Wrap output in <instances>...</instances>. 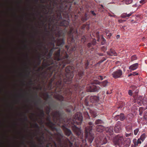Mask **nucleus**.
<instances>
[{
    "label": "nucleus",
    "mask_w": 147,
    "mask_h": 147,
    "mask_svg": "<svg viewBox=\"0 0 147 147\" xmlns=\"http://www.w3.org/2000/svg\"><path fill=\"white\" fill-rule=\"evenodd\" d=\"M51 114L54 123L51 120L50 115H48L46 119L47 121L46 124L52 131L55 130L56 131V133L55 134L57 136V140L60 144H61V139L63 137V134L60 129H58L54 126L55 124L60 126L61 123L63 124L64 119L62 117L61 113L59 111H53Z\"/></svg>",
    "instance_id": "obj_3"
},
{
    "label": "nucleus",
    "mask_w": 147,
    "mask_h": 147,
    "mask_svg": "<svg viewBox=\"0 0 147 147\" xmlns=\"http://www.w3.org/2000/svg\"><path fill=\"white\" fill-rule=\"evenodd\" d=\"M62 127L65 135L68 136L71 135V136L70 137L71 141V142H74L75 138L72 135L71 131L69 129L66 128L64 125H62Z\"/></svg>",
    "instance_id": "obj_11"
},
{
    "label": "nucleus",
    "mask_w": 147,
    "mask_h": 147,
    "mask_svg": "<svg viewBox=\"0 0 147 147\" xmlns=\"http://www.w3.org/2000/svg\"><path fill=\"white\" fill-rule=\"evenodd\" d=\"M31 144H32V146L33 147H37V145L35 144V143L32 141L31 142Z\"/></svg>",
    "instance_id": "obj_45"
},
{
    "label": "nucleus",
    "mask_w": 147,
    "mask_h": 147,
    "mask_svg": "<svg viewBox=\"0 0 147 147\" xmlns=\"http://www.w3.org/2000/svg\"><path fill=\"white\" fill-rule=\"evenodd\" d=\"M102 134H101L99 138L100 140V142L102 144H105L107 142V140L105 137L102 138Z\"/></svg>",
    "instance_id": "obj_22"
},
{
    "label": "nucleus",
    "mask_w": 147,
    "mask_h": 147,
    "mask_svg": "<svg viewBox=\"0 0 147 147\" xmlns=\"http://www.w3.org/2000/svg\"><path fill=\"white\" fill-rule=\"evenodd\" d=\"M131 141L130 140L127 139L123 142L122 147H129L131 144Z\"/></svg>",
    "instance_id": "obj_21"
},
{
    "label": "nucleus",
    "mask_w": 147,
    "mask_h": 147,
    "mask_svg": "<svg viewBox=\"0 0 147 147\" xmlns=\"http://www.w3.org/2000/svg\"><path fill=\"white\" fill-rule=\"evenodd\" d=\"M69 30L68 32V34L69 37L71 39V41L74 40L73 34H74L76 36H77L78 32L77 30H74L73 28L71 25H69Z\"/></svg>",
    "instance_id": "obj_10"
},
{
    "label": "nucleus",
    "mask_w": 147,
    "mask_h": 147,
    "mask_svg": "<svg viewBox=\"0 0 147 147\" xmlns=\"http://www.w3.org/2000/svg\"><path fill=\"white\" fill-rule=\"evenodd\" d=\"M51 110H50V108H49V110H46V114L48 115H50L49 113L50 112Z\"/></svg>",
    "instance_id": "obj_53"
},
{
    "label": "nucleus",
    "mask_w": 147,
    "mask_h": 147,
    "mask_svg": "<svg viewBox=\"0 0 147 147\" xmlns=\"http://www.w3.org/2000/svg\"><path fill=\"white\" fill-rule=\"evenodd\" d=\"M88 19V18L87 17V15L86 13L84 16H83L82 18V20L84 22L86 21Z\"/></svg>",
    "instance_id": "obj_30"
},
{
    "label": "nucleus",
    "mask_w": 147,
    "mask_h": 147,
    "mask_svg": "<svg viewBox=\"0 0 147 147\" xmlns=\"http://www.w3.org/2000/svg\"><path fill=\"white\" fill-rule=\"evenodd\" d=\"M132 134H133L132 133L130 134V133L125 132V136L126 137H129V136H131Z\"/></svg>",
    "instance_id": "obj_35"
},
{
    "label": "nucleus",
    "mask_w": 147,
    "mask_h": 147,
    "mask_svg": "<svg viewBox=\"0 0 147 147\" xmlns=\"http://www.w3.org/2000/svg\"><path fill=\"white\" fill-rule=\"evenodd\" d=\"M125 21L124 20H118V21L120 23H122V22H124Z\"/></svg>",
    "instance_id": "obj_63"
},
{
    "label": "nucleus",
    "mask_w": 147,
    "mask_h": 147,
    "mask_svg": "<svg viewBox=\"0 0 147 147\" xmlns=\"http://www.w3.org/2000/svg\"><path fill=\"white\" fill-rule=\"evenodd\" d=\"M132 1V0H125V3L126 4H129L131 3Z\"/></svg>",
    "instance_id": "obj_39"
},
{
    "label": "nucleus",
    "mask_w": 147,
    "mask_h": 147,
    "mask_svg": "<svg viewBox=\"0 0 147 147\" xmlns=\"http://www.w3.org/2000/svg\"><path fill=\"white\" fill-rule=\"evenodd\" d=\"M58 49V47H53L49 51V53L47 55V59H49L51 58L52 56L53 52L55 49Z\"/></svg>",
    "instance_id": "obj_23"
},
{
    "label": "nucleus",
    "mask_w": 147,
    "mask_h": 147,
    "mask_svg": "<svg viewBox=\"0 0 147 147\" xmlns=\"http://www.w3.org/2000/svg\"><path fill=\"white\" fill-rule=\"evenodd\" d=\"M24 121H27L28 120L27 117L25 114L24 115Z\"/></svg>",
    "instance_id": "obj_52"
},
{
    "label": "nucleus",
    "mask_w": 147,
    "mask_h": 147,
    "mask_svg": "<svg viewBox=\"0 0 147 147\" xmlns=\"http://www.w3.org/2000/svg\"><path fill=\"white\" fill-rule=\"evenodd\" d=\"M142 103L144 104H146L147 103V97L146 96H144L142 98Z\"/></svg>",
    "instance_id": "obj_32"
},
{
    "label": "nucleus",
    "mask_w": 147,
    "mask_h": 147,
    "mask_svg": "<svg viewBox=\"0 0 147 147\" xmlns=\"http://www.w3.org/2000/svg\"><path fill=\"white\" fill-rule=\"evenodd\" d=\"M41 101V98H39L38 99V100L37 101H36L35 102V105H36L38 103V102H40Z\"/></svg>",
    "instance_id": "obj_48"
},
{
    "label": "nucleus",
    "mask_w": 147,
    "mask_h": 147,
    "mask_svg": "<svg viewBox=\"0 0 147 147\" xmlns=\"http://www.w3.org/2000/svg\"><path fill=\"white\" fill-rule=\"evenodd\" d=\"M90 12L93 16H95L96 15V13H95L94 11H91Z\"/></svg>",
    "instance_id": "obj_50"
},
{
    "label": "nucleus",
    "mask_w": 147,
    "mask_h": 147,
    "mask_svg": "<svg viewBox=\"0 0 147 147\" xmlns=\"http://www.w3.org/2000/svg\"><path fill=\"white\" fill-rule=\"evenodd\" d=\"M103 123L102 121L100 119H97L95 122V124H102Z\"/></svg>",
    "instance_id": "obj_31"
},
{
    "label": "nucleus",
    "mask_w": 147,
    "mask_h": 147,
    "mask_svg": "<svg viewBox=\"0 0 147 147\" xmlns=\"http://www.w3.org/2000/svg\"><path fill=\"white\" fill-rule=\"evenodd\" d=\"M98 79L101 80H103V77L102 76H98Z\"/></svg>",
    "instance_id": "obj_56"
},
{
    "label": "nucleus",
    "mask_w": 147,
    "mask_h": 147,
    "mask_svg": "<svg viewBox=\"0 0 147 147\" xmlns=\"http://www.w3.org/2000/svg\"><path fill=\"white\" fill-rule=\"evenodd\" d=\"M40 55H39L38 56V58H37L38 61V62L37 63V64L38 66L40 65L41 63V60L40 59Z\"/></svg>",
    "instance_id": "obj_34"
},
{
    "label": "nucleus",
    "mask_w": 147,
    "mask_h": 147,
    "mask_svg": "<svg viewBox=\"0 0 147 147\" xmlns=\"http://www.w3.org/2000/svg\"><path fill=\"white\" fill-rule=\"evenodd\" d=\"M89 61H88V60H87L86 61V63L85 64V68L86 69H87L88 68V66L89 65Z\"/></svg>",
    "instance_id": "obj_37"
},
{
    "label": "nucleus",
    "mask_w": 147,
    "mask_h": 147,
    "mask_svg": "<svg viewBox=\"0 0 147 147\" xmlns=\"http://www.w3.org/2000/svg\"><path fill=\"white\" fill-rule=\"evenodd\" d=\"M54 3L57 5V10L55 13L50 16L49 20V27H50L52 25L51 30L56 33V36L58 38L55 39V38L53 35L51 37V41L53 42H56L58 46H62L65 44L64 40L63 38H60L61 36L63 35V31L60 27L63 26L66 27L69 24V21L64 20L62 21L59 22L58 21L62 19L61 14L63 13V15L64 18H68L69 14L71 11V4H69L66 7H63L62 5L58 6L57 3L54 1Z\"/></svg>",
    "instance_id": "obj_2"
},
{
    "label": "nucleus",
    "mask_w": 147,
    "mask_h": 147,
    "mask_svg": "<svg viewBox=\"0 0 147 147\" xmlns=\"http://www.w3.org/2000/svg\"><path fill=\"white\" fill-rule=\"evenodd\" d=\"M101 50L104 52H105L107 50V47L105 46H103L101 47Z\"/></svg>",
    "instance_id": "obj_46"
},
{
    "label": "nucleus",
    "mask_w": 147,
    "mask_h": 147,
    "mask_svg": "<svg viewBox=\"0 0 147 147\" xmlns=\"http://www.w3.org/2000/svg\"><path fill=\"white\" fill-rule=\"evenodd\" d=\"M70 107L71 108V110L70 109H67V112H70L72 110H73V111H74V109H73V107L71 105L70 106Z\"/></svg>",
    "instance_id": "obj_41"
},
{
    "label": "nucleus",
    "mask_w": 147,
    "mask_h": 147,
    "mask_svg": "<svg viewBox=\"0 0 147 147\" xmlns=\"http://www.w3.org/2000/svg\"><path fill=\"white\" fill-rule=\"evenodd\" d=\"M40 116L42 117H44L45 116V114L43 110L42 109L40 110Z\"/></svg>",
    "instance_id": "obj_36"
},
{
    "label": "nucleus",
    "mask_w": 147,
    "mask_h": 147,
    "mask_svg": "<svg viewBox=\"0 0 147 147\" xmlns=\"http://www.w3.org/2000/svg\"><path fill=\"white\" fill-rule=\"evenodd\" d=\"M96 40L95 39H93L92 41L88 43L87 46L89 50L93 51L94 49V46L96 45Z\"/></svg>",
    "instance_id": "obj_14"
},
{
    "label": "nucleus",
    "mask_w": 147,
    "mask_h": 147,
    "mask_svg": "<svg viewBox=\"0 0 147 147\" xmlns=\"http://www.w3.org/2000/svg\"><path fill=\"white\" fill-rule=\"evenodd\" d=\"M137 57L136 55L132 56L131 57V61H133L137 59Z\"/></svg>",
    "instance_id": "obj_33"
},
{
    "label": "nucleus",
    "mask_w": 147,
    "mask_h": 147,
    "mask_svg": "<svg viewBox=\"0 0 147 147\" xmlns=\"http://www.w3.org/2000/svg\"><path fill=\"white\" fill-rule=\"evenodd\" d=\"M139 110L140 112L139 114L140 115H141L142 113V111L144 110V109L143 108L141 107L139 108Z\"/></svg>",
    "instance_id": "obj_40"
},
{
    "label": "nucleus",
    "mask_w": 147,
    "mask_h": 147,
    "mask_svg": "<svg viewBox=\"0 0 147 147\" xmlns=\"http://www.w3.org/2000/svg\"><path fill=\"white\" fill-rule=\"evenodd\" d=\"M123 140V136L121 134H119L115 136L113 138V144L116 147H122Z\"/></svg>",
    "instance_id": "obj_7"
},
{
    "label": "nucleus",
    "mask_w": 147,
    "mask_h": 147,
    "mask_svg": "<svg viewBox=\"0 0 147 147\" xmlns=\"http://www.w3.org/2000/svg\"><path fill=\"white\" fill-rule=\"evenodd\" d=\"M86 27V25H83L82 27H81V29L82 30H84L85 27Z\"/></svg>",
    "instance_id": "obj_60"
},
{
    "label": "nucleus",
    "mask_w": 147,
    "mask_h": 147,
    "mask_svg": "<svg viewBox=\"0 0 147 147\" xmlns=\"http://www.w3.org/2000/svg\"><path fill=\"white\" fill-rule=\"evenodd\" d=\"M60 50H57L55 53V63L52 62L49 69L52 72L55 71V74L50 80L49 84L51 89L53 88L52 83L56 79L57 81L54 83V87L55 88L54 92L56 94L54 95L55 98L60 101L64 100L67 102L74 103V101L71 99V95L74 91L78 90H81V86L77 83L72 85L71 84L74 75L71 70L72 67L67 66L65 68L66 74L63 73L62 69L67 64L70 62L68 59V55L66 52L64 55L62 56L60 54Z\"/></svg>",
    "instance_id": "obj_1"
},
{
    "label": "nucleus",
    "mask_w": 147,
    "mask_h": 147,
    "mask_svg": "<svg viewBox=\"0 0 147 147\" xmlns=\"http://www.w3.org/2000/svg\"><path fill=\"white\" fill-rule=\"evenodd\" d=\"M102 44H103L104 43H105L106 41L105 39L103 37H102Z\"/></svg>",
    "instance_id": "obj_58"
},
{
    "label": "nucleus",
    "mask_w": 147,
    "mask_h": 147,
    "mask_svg": "<svg viewBox=\"0 0 147 147\" xmlns=\"http://www.w3.org/2000/svg\"><path fill=\"white\" fill-rule=\"evenodd\" d=\"M125 117L124 114L121 113L119 115H117L115 116L114 119L115 120H117L118 119L121 121H123L125 119Z\"/></svg>",
    "instance_id": "obj_16"
},
{
    "label": "nucleus",
    "mask_w": 147,
    "mask_h": 147,
    "mask_svg": "<svg viewBox=\"0 0 147 147\" xmlns=\"http://www.w3.org/2000/svg\"><path fill=\"white\" fill-rule=\"evenodd\" d=\"M133 142L134 144V145L136 147L139 146L142 143L140 140L138 139L137 140L136 139H134L133 140Z\"/></svg>",
    "instance_id": "obj_26"
},
{
    "label": "nucleus",
    "mask_w": 147,
    "mask_h": 147,
    "mask_svg": "<svg viewBox=\"0 0 147 147\" xmlns=\"http://www.w3.org/2000/svg\"><path fill=\"white\" fill-rule=\"evenodd\" d=\"M106 131L108 134L111 136L113 134V128L112 127H107L106 129Z\"/></svg>",
    "instance_id": "obj_19"
},
{
    "label": "nucleus",
    "mask_w": 147,
    "mask_h": 147,
    "mask_svg": "<svg viewBox=\"0 0 147 147\" xmlns=\"http://www.w3.org/2000/svg\"><path fill=\"white\" fill-rule=\"evenodd\" d=\"M34 127L35 128H37V129H39V126L36 123H35V124H34Z\"/></svg>",
    "instance_id": "obj_47"
},
{
    "label": "nucleus",
    "mask_w": 147,
    "mask_h": 147,
    "mask_svg": "<svg viewBox=\"0 0 147 147\" xmlns=\"http://www.w3.org/2000/svg\"><path fill=\"white\" fill-rule=\"evenodd\" d=\"M142 98L141 96H138L137 97H134V99L132 102V104L137 102L139 105H141L142 103Z\"/></svg>",
    "instance_id": "obj_13"
},
{
    "label": "nucleus",
    "mask_w": 147,
    "mask_h": 147,
    "mask_svg": "<svg viewBox=\"0 0 147 147\" xmlns=\"http://www.w3.org/2000/svg\"><path fill=\"white\" fill-rule=\"evenodd\" d=\"M122 71L120 69H117L114 71L111 74L112 77L115 79L122 77Z\"/></svg>",
    "instance_id": "obj_12"
},
{
    "label": "nucleus",
    "mask_w": 147,
    "mask_h": 147,
    "mask_svg": "<svg viewBox=\"0 0 147 147\" xmlns=\"http://www.w3.org/2000/svg\"><path fill=\"white\" fill-rule=\"evenodd\" d=\"M89 99L90 102L92 103L97 102L99 100V97L96 96H91Z\"/></svg>",
    "instance_id": "obj_17"
},
{
    "label": "nucleus",
    "mask_w": 147,
    "mask_h": 147,
    "mask_svg": "<svg viewBox=\"0 0 147 147\" xmlns=\"http://www.w3.org/2000/svg\"><path fill=\"white\" fill-rule=\"evenodd\" d=\"M104 129V128L103 126L100 125L97 126L96 129L97 131L100 133V134H102L101 133L103 131Z\"/></svg>",
    "instance_id": "obj_25"
},
{
    "label": "nucleus",
    "mask_w": 147,
    "mask_h": 147,
    "mask_svg": "<svg viewBox=\"0 0 147 147\" xmlns=\"http://www.w3.org/2000/svg\"><path fill=\"white\" fill-rule=\"evenodd\" d=\"M138 66L139 64L138 63H134L129 66V69L131 70H134L138 68Z\"/></svg>",
    "instance_id": "obj_24"
},
{
    "label": "nucleus",
    "mask_w": 147,
    "mask_h": 147,
    "mask_svg": "<svg viewBox=\"0 0 147 147\" xmlns=\"http://www.w3.org/2000/svg\"><path fill=\"white\" fill-rule=\"evenodd\" d=\"M83 117L82 114L79 112H77L75 115L73 121L78 125H80L82 123Z\"/></svg>",
    "instance_id": "obj_9"
},
{
    "label": "nucleus",
    "mask_w": 147,
    "mask_h": 147,
    "mask_svg": "<svg viewBox=\"0 0 147 147\" xmlns=\"http://www.w3.org/2000/svg\"><path fill=\"white\" fill-rule=\"evenodd\" d=\"M51 106H49V107H47V110H49V108H50V110H51Z\"/></svg>",
    "instance_id": "obj_62"
},
{
    "label": "nucleus",
    "mask_w": 147,
    "mask_h": 147,
    "mask_svg": "<svg viewBox=\"0 0 147 147\" xmlns=\"http://www.w3.org/2000/svg\"><path fill=\"white\" fill-rule=\"evenodd\" d=\"M146 137V135L144 134H142L140 137L138 139H139L141 141V142H143L144 140H145V139Z\"/></svg>",
    "instance_id": "obj_28"
},
{
    "label": "nucleus",
    "mask_w": 147,
    "mask_h": 147,
    "mask_svg": "<svg viewBox=\"0 0 147 147\" xmlns=\"http://www.w3.org/2000/svg\"><path fill=\"white\" fill-rule=\"evenodd\" d=\"M144 119L147 120V111H146L144 112Z\"/></svg>",
    "instance_id": "obj_43"
},
{
    "label": "nucleus",
    "mask_w": 147,
    "mask_h": 147,
    "mask_svg": "<svg viewBox=\"0 0 147 147\" xmlns=\"http://www.w3.org/2000/svg\"><path fill=\"white\" fill-rule=\"evenodd\" d=\"M44 48L46 50V52L44 54V55H45L48 52V49L47 48L45 47H44Z\"/></svg>",
    "instance_id": "obj_61"
},
{
    "label": "nucleus",
    "mask_w": 147,
    "mask_h": 147,
    "mask_svg": "<svg viewBox=\"0 0 147 147\" xmlns=\"http://www.w3.org/2000/svg\"><path fill=\"white\" fill-rule=\"evenodd\" d=\"M75 0H55L53 1V6L57 5L54 3V1H55L57 3L58 6L62 5L63 7H66V6L68 5L69 4H71V7L72 3Z\"/></svg>",
    "instance_id": "obj_8"
},
{
    "label": "nucleus",
    "mask_w": 147,
    "mask_h": 147,
    "mask_svg": "<svg viewBox=\"0 0 147 147\" xmlns=\"http://www.w3.org/2000/svg\"><path fill=\"white\" fill-rule=\"evenodd\" d=\"M81 38H82V40H83L84 41V42H85V41L86 38H85V36H82Z\"/></svg>",
    "instance_id": "obj_59"
},
{
    "label": "nucleus",
    "mask_w": 147,
    "mask_h": 147,
    "mask_svg": "<svg viewBox=\"0 0 147 147\" xmlns=\"http://www.w3.org/2000/svg\"><path fill=\"white\" fill-rule=\"evenodd\" d=\"M107 83L108 82L106 80L102 82H100L97 80H94L92 82L91 84L88 85L87 86V91L89 92L98 91L100 88L98 86L96 85V84H99L103 87H105L107 85Z\"/></svg>",
    "instance_id": "obj_4"
},
{
    "label": "nucleus",
    "mask_w": 147,
    "mask_h": 147,
    "mask_svg": "<svg viewBox=\"0 0 147 147\" xmlns=\"http://www.w3.org/2000/svg\"><path fill=\"white\" fill-rule=\"evenodd\" d=\"M121 123L120 121H118L117 122L114 128V130L115 132L118 133L121 131Z\"/></svg>",
    "instance_id": "obj_15"
},
{
    "label": "nucleus",
    "mask_w": 147,
    "mask_h": 147,
    "mask_svg": "<svg viewBox=\"0 0 147 147\" xmlns=\"http://www.w3.org/2000/svg\"><path fill=\"white\" fill-rule=\"evenodd\" d=\"M89 126H87L85 128V134L86 139L90 143L92 142L94 138V134L92 132L93 123L91 122L88 123Z\"/></svg>",
    "instance_id": "obj_6"
},
{
    "label": "nucleus",
    "mask_w": 147,
    "mask_h": 147,
    "mask_svg": "<svg viewBox=\"0 0 147 147\" xmlns=\"http://www.w3.org/2000/svg\"><path fill=\"white\" fill-rule=\"evenodd\" d=\"M132 14V13H130L127 14L126 13H123L121 15V16L122 18H125L127 17H129Z\"/></svg>",
    "instance_id": "obj_29"
},
{
    "label": "nucleus",
    "mask_w": 147,
    "mask_h": 147,
    "mask_svg": "<svg viewBox=\"0 0 147 147\" xmlns=\"http://www.w3.org/2000/svg\"><path fill=\"white\" fill-rule=\"evenodd\" d=\"M83 72L82 71H80L78 72V74L79 76V79H81L82 76L83 74Z\"/></svg>",
    "instance_id": "obj_38"
},
{
    "label": "nucleus",
    "mask_w": 147,
    "mask_h": 147,
    "mask_svg": "<svg viewBox=\"0 0 147 147\" xmlns=\"http://www.w3.org/2000/svg\"><path fill=\"white\" fill-rule=\"evenodd\" d=\"M45 130L50 135V136H49V139L50 141H53L54 147H57V145L55 141L53 140L52 137L53 136V134H52L49 130L46 129H45ZM56 133H55V134ZM55 134V133L54 134L55 136H57L56 139L59 144V147H68V146H70V147H72L73 145V143L70 141V140L68 138H65V139L64 140V145L62 143V140L63 137L62 138L61 144H60L57 140V136Z\"/></svg>",
    "instance_id": "obj_5"
},
{
    "label": "nucleus",
    "mask_w": 147,
    "mask_h": 147,
    "mask_svg": "<svg viewBox=\"0 0 147 147\" xmlns=\"http://www.w3.org/2000/svg\"><path fill=\"white\" fill-rule=\"evenodd\" d=\"M65 48L67 49V51H68V49H69V46H68V45H66L65 46Z\"/></svg>",
    "instance_id": "obj_64"
},
{
    "label": "nucleus",
    "mask_w": 147,
    "mask_h": 147,
    "mask_svg": "<svg viewBox=\"0 0 147 147\" xmlns=\"http://www.w3.org/2000/svg\"><path fill=\"white\" fill-rule=\"evenodd\" d=\"M107 53L108 55L110 56H116L117 55V53L115 51L112 49H110L107 52Z\"/></svg>",
    "instance_id": "obj_20"
},
{
    "label": "nucleus",
    "mask_w": 147,
    "mask_h": 147,
    "mask_svg": "<svg viewBox=\"0 0 147 147\" xmlns=\"http://www.w3.org/2000/svg\"><path fill=\"white\" fill-rule=\"evenodd\" d=\"M139 131V129L138 128H137L134 130V135H136L137 134Z\"/></svg>",
    "instance_id": "obj_42"
},
{
    "label": "nucleus",
    "mask_w": 147,
    "mask_h": 147,
    "mask_svg": "<svg viewBox=\"0 0 147 147\" xmlns=\"http://www.w3.org/2000/svg\"><path fill=\"white\" fill-rule=\"evenodd\" d=\"M50 146L51 147H53V143L52 144L51 142L48 143L46 145V147H49Z\"/></svg>",
    "instance_id": "obj_44"
},
{
    "label": "nucleus",
    "mask_w": 147,
    "mask_h": 147,
    "mask_svg": "<svg viewBox=\"0 0 147 147\" xmlns=\"http://www.w3.org/2000/svg\"><path fill=\"white\" fill-rule=\"evenodd\" d=\"M128 94L130 96H132V92L131 90H129L128 91Z\"/></svg>",
    "instance_id": "obj_55"
},
{
    "label": "nucleus",
    "mask_w": 147,
    "mask_h": 147,
    "mask_svg": "<svg viewBox=\"0 0 147 147\" xmlns=\"http://www.w3.org/2000/svg\"><path fill=\"white\" fill-rule=\"evenodd\" d=\"M126 132L133 134L131 127L129 126H127L125 127Z\"/></svg>",
    "instance_id": "obj_27"
},
{
    "label": "nucleus",
    "mask_w": 147,
    "mask_h": 147,
    "mask_svg": "<svg viewBox=\"0 0 147 147\" xmlns=\"http://www.w3.org/2000/svg\"><path fill=\"white\" fill-rule=\"evenodd\" d=\"M55 43H56V42H53L52 41L50 43L51 45L53 46V47H54L55 46Z\"/></svg>",
    "instance_id": "obj_54"
},
{
    "label": "nucleus",
    "mask_w": 147,
    "mask_h": 147,
    "mask_svg": "<svg viewBox=\"0 0 147 147\" xmlns=\"http://www.w3.org/2000/svg\"><path fill=\"white\" fill-rule=\"evenodd\" d=\"M147 1V0H141L140 1V3L143 4L146 2Z\"/></svg>",
    "instance_id": "obj_49"
},
{
    "label": "nucleus",
    "mask_w": 147,
    "mask_h": 147,
    "mask_svg": "<svg viewBox=\"0 0 147 147\" xmlns=\"http://www.w3.org/2000/svg\"><path fill=\"white\" fill-rule=\"evenodd\" d=\"M106 35L109 38L111 36V34L110 33L107 32L106 33Z\"/></svg>",
    "instance_id": "obj_51"
},
{
    "label": "nucleus",
    "mask_w": 147,
    "mask_h": 147,
    "mask_svg": "<svg viewBox=\"0 0 147 147\" xmlns=\"http://www.w3.org/2000/svg\"><path fill=\"white\" fill-rule=\"evenodd\" d=\"M132 74V75L133 76L138 75V73H137L136 72H133Z\"/></svg>",
    "instance_id": "obj_57"
},
{
    "label": "nucleus",
    "mask_w": 147,
    "mask_h": 147,
    "mask_svg": "<svg viewBox=\"0 0 147 147\" xmlns=\"http://www.w3.org/2000/svg\"><path fill=\"white\" fill-rule=\"evenodd\" d=\"M72 129L78 136H79L81 133L80 129L76 127L75 125H74L72 127Z\"/></svg>",
    "instance_id": "obj_18"
}]
</instances>
